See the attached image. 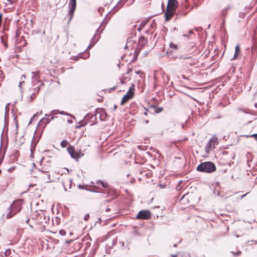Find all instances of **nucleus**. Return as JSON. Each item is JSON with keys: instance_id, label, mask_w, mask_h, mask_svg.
Returning a JSON list of instances; mask_svg holds the SVG:
<instances>
[{"instance_id": "obj_28", "label": "nucleus", "mask_w": 257, "mask_h": 257, "mask_svg": "<svg viewBox=\"0 0 257 257\" xmlns=\"http://www.w3.org/2000/svg\"><path fill=\"white\" fill-rule=\"evenodd\" d=\"M47 180H46V182L47 183H51V182H52L53 181L51 180V176H50V174H49V173H47Z\"/></svg>"}, {"instance_id": "obj_39", "label": "nucleus", "mask_w": 257, "mask_h": 257, "mask_svg": "<svg viewBox=\"0 0 257 257\" xmlns=\"http://www.w3.org/2000/svg\"><path fill=\"white\" fill-rule=\"evenodd\" d=\"M187 63L190 65V66H193L195 64V62L194 61H191V62H187Z\"/></svg>"}, {"instance_id": "obj_60", "label": "nucleus", "mask_w": 257, "mask_h": 257, "mask_svg": "<svg viewBox=\"0 0 257 257\" xmlns=\"http://www.w3.org/2000/svg\"><path fill=\"white\" fill-rule=\"evenodd\" d=\"M132 71V69L131 68H129V69H128V72H127V73H129L130 72H131Z\"/></svg>"}, {"instance_id": "obj_12", "label": "nucleus", "mask_w": 257, "mask_h": 257, "mask_svg": "<svg viewBox=\"0 0 257 257\" xmlns=\"http://www.w3.org/2000/svg\"><path fill=\"white\" fill-rule=\"evenodd\" d=\"M178 6V2L177 0H168L167 4V8L176 9Z\"/></svg>"}, {"instance_id": "obj_32", "label": "nucleus", "mask_w": 257, "mask_h": 257, "mask_svg": "<svg viewBox=\"0 0 257 257\" xmlns=\"http://www.w3.org/2000/svg\"><path fill=\"white\" fill-rule=\"evenodd\" d=\"M176 58H178V59H191V57H184L183 56L180 55L178 57H176Z\"/></svg>"}, {"instance_id": "obj_62", "label": "nucleus", "mask_w": 257, "mask_h": 257, "mask_svg": "<svg viewBox=\"0 0 257 257\" xmlns=\"http://www.w3.org/2000/svg\"><path fill=\"white\" fill-rule=\"evenodd\" d=\"M177 243H175V244L173 245V246H174V247H177Z\"/></svg>"}, {"instance_id": "obj_54", "label": "nucleus", "mask_w": 257, "mask_h": 257, "mask_svg": "<svg viewBox=\"0 0 257 257\" xmlns=\"http://www.w3.org/2000/svg\"><path fill=\"white\" fill-rule=\"evenodd\" d=\"M13 0H7V1L9 2V3H10L11 4H12L13 3Z\"/></svg>"}, {"instance_id": "obj_23", "label": "nucleus", "mask_w": 257, "mask_h": 257, "mask_svg": "<svg viewBox=\"0 0 257 257\" xmlns=\"http://www.w3.org/2000/svg\"><path fill=\"white\" fill-rule=\"evenodd\" d=\"M124 1V2L123 3H122L121 2H118L117 3V5L114 7L113 8V10H114V9H115V8L116 7H118V8H120L122 7V6L128 1V0H123Z\"/></svg>"}, {"instance_id": "obj_56", "label": "nucleus", "mask_w": 257, "mask_h": 257, "mask_svg": "<svg viewBox=\"0 0 257 257\" xmlns=\"http://www.w3.org/2000/svg\"><path fill=\"white\" fill-rule=\"evenodd\" d=\"M103 10V8H99L98 9V11H99V12H100H100H101V10Z\"/></svg>"}, {"instance_id": "obj_31", "label": "nucleus", "mask_w": 257, "mask_h": 257, "mask_svg": "<svg viewBox=\"0 0 257 257\" xmlns=\"http://www.w3.org/2000/svg\"><path fill=\"white\" fill-rule=\"evenodd\" d=\"M38 114V112H37L36 113H35L33 115V116H32V117L31 118V119L30 120L29 123H32L33 119H35V118L37 116Z\"/></svg>"}, {"instance_id": "obj_14", "label": "nucleus", "mask_w": 257, "mask_h": 257, "mask_svg": "<svg viewBox=\"0 0 257 257\" xmlns=\"http://www.w3.org/2000/svg\"><path fill=\"white\" fill-rule=\"evenodd\" d=\"M147 43V40L143 36H141L139 40L138 44L141 50Z\"/></svg>"}, {"instance_id": "obj_5", "label": "nucleus", "mask_w": 257, "mask_h": 257, "mask_svg": "<svg viewBox=\"0 0 257 257\" xmlns=\"http://www.w3.org/2000/svg\"><path fill=\"white\" fill-rule=\"evenodd\" d=\"M36 216L38 221L40 223L45 222L47 223L49 220V216H47L42 210L37 212Z\"/></svg>"}, {"instance_id": "obj_13", "label": "nucleus", "mask_w": 257, "mask_h": 257, "mask_svg": "<svg viewBox=\"0 0 257 257\" xmlns=\"http://www.w3.org/2000/svg\"><path fill=\"white\" fill-rule=\"evenodd\" d=\"M84 53H85V56L83 55V53H79L80 56H74V58L73 59L74 60L77 61L80 58H83V59H87V58H88L89 57V56H90L89 52H85V51Z\"/></svg>"}, {"instance_id": "obj_46", "label": "nucleus", "mask_w": 257, "mask_h": 257, "mask_svg": "<svg viewBox=\"0 0 257 257\" xmlns=\"http://www.w3.org/2000/svg\"><path fill=\"white\" fill-rule=\"evenodd\" d=\"M40 88L38 87L37 88H35V90H36L37 92H38L40 90Z\"/></svg>"}, {"instance_id": "obj_35", "label": "nucleus", "mask_w": 257, "mask_h": 257, "mask_svg": "<svg viewBox=\"0 0 257 257\" xmlns=\"http://www.w3.org/2000/svg\"><path fill=\"white\" fill-rule=\"evenodd\" d=\"M59 234L61 235H65L66 234V231L64 230H60L59 232Z\"/></svg>"}, {"instance_id": "obj_36", "label": "nucleus", "mask_w": 257, "mask_h": 257, "mask_svg": "<svg viewBox=\"0 0 257 257\" xmlns=\"http://www.w3.org/2000/svg\"><path fill=\"white\" fill-rule=\"evenodd\" d=\"M107 22H105V20H104L102 23H101L100 27L103 26V28L106 25Z\"/></svg>"}, {"instance_id": "obj_41", "label": "nucleus", "mask_w": 257, "mask_h": 257, "mask_svg": "<svg viewBox=\"0 0 257 257\" xmlns=\"http://www.w3.org/2000/svg\"><path fill=\"white\" fill-rule=\"evenodd\" d=\"M116 88H117V86H115L111 88L109 90V92H111L112 91L115 90Z\"/></svg>"}, {"instance_id": "obj_8", "label": "nucleus", "mask_w": 257, "mask_h": 257, "mask_svg": "<svg viewBox=\"0 0 257 257\" xmlns=\"http://www.w3.org/2000/svg\"><path fill=\"white\" fill-rule=\"evenodd\" d=\"M175 9L167 7V10L165 12V20L168 21L173 17L175 12Z\"/></svg>"}, {"instance_id": "obj_42", "label": "nucleus", "mask_w": 257, "mask_h": 257, "mask_svg": "<svg viewBox=\"0 0 257 257\" xmlns=\"http://www.w3.org/2000/svg\"><path fill=\"white\" fill-rule=\"evenodd\" d=\"M19 87H20V89H21V93H23V90H22V87L21 83H19Z\"/></svg>"}, {"instance_id": "obj_4", "label": "nucleus", "mask_w": 257, "mask_h": 257, "mask_svg": "<svg viewBox=\"0 0 257 257\" xmlns=\"http://www.w3.org/2000/svg\"><path fill=\"white\" fill-rule=\"evenodd\" d=\"M68 15L70 16V18L68 23L72 20L73 17L74 12L76 8V0H69L68 2Z\"/></svg>"}, {"instance_id": "obj_22", "label": "nucleus", "mask_w": 257, "mask_h": 257, "mask_svg": "<svg viewBox=\"0 0 257 257\" xmlns=\"http://www.w3.org/2000/svg\"><path fill=\"white\" fill-rule=\"evenodd\" d=\"M78 188L79 189H85L86 190H88L89 191H92L93 192L98 193V191L91 190H90L89 189L86 188L85 186H83V185H82L81 184L78 185ZM99 192H101V191H99Z\"/></svg>"}, {"instance_id": "obj_55", "label": "nucleus", "mask_w": 257, "mask_h": 257, "mask_svg": "<svg viewBox=\"0 0 257 257\" xmlns=\"http://www.w3.org/2000/svg\"><path fill=\"white\" fill-rule=\"evenodd\" d=\"M69 116H70L72 118H75L74 115H73L72 114H70V115H69Z\"/></svg>"}, {"instance_id": "obj_17", "label": "nucleus", "mask_w": 257, "mask_h": 257, "mask_svg": "<svg viewBox=\"0 0 257 257\" xmlns=\"http://www.w3.org/2000/svg\"><path fill=\"white\" fill-rule=\"evenodd\" d=\"M231 9V7L228 5L227 7L223 9L220 14L221 17L224 18L227 15L228 11Z\"/></svg>"}, {"instance_id": "obj_30", "label": "nucleus", "mask_w": 257, "mask_h": 257, "mask_svg": "<svg viewBox=\"0 0 257 257\" xmlns=\"http://www.w3.org/2000/svg\"><path fill=\"white\" fill-rule=\"evenodd\" d=\"M33 141H32V143L31 144V149H30L31 152V156L33 155V151L35 150V145H36V144H35L34 146H33Z\"/></svg>"}, {"instance_id": "obj_3", "label": "nucleus", "mask_w": 257, "mask_h": 257, "mask_svg": "<svg viewBox=\"0 0 257 257\" xmlns=\"http://www.w3.org/2000/svg\"><path fill=\"white\" fill-rule=\"evenodd\" d=\"M134 85H133L132 86L129 88L127 93L123 96L120 102L121 105L124 104L128 101V100L133 97L134 95Z\"/></svg>"}, {"instance_id": "obj_29", "label": "nucleus", "mask_w": 257, "mask_h": 257, "mask_svg": "<svg viewBox=\"0 0 257 257\" xmlns=\"http://www.w3.org/2000/svg\"><path fill=\"white\" fill-rule=\"evenodd\" d=\"M169 46H170V48H172V49H173L176 50V49H177V45H176V44H175L173 43L172 42H171V43H170Z\"/></svg>"}, {"instance_id": "obj_20", "label": "nucleus", "mask_w": 257, "mask_h": 257, "mask_svg": "<svg viewBox=\"0 0 257 257\" xmlns=\"http://www.w3.org/2000/svg\"><path fill=\"white\" fill-rule=\"evenodd\" d=\"M213 147V144L210 143L209 141L207 143L205 146V151L207 153L211 149V148Z\"/></svg>"}, {"instance_id": "obj_27", "label": "nucleus", "mask_w": 257, "mask_h": 257, "mask_svg": "<svg viewBox=\"0 0 257 257\" xmlns=\"http://www.w3.org/2000/svg\"><path fill=\"white\" fill-rule=\"evenodd\" d=\"M79 123L80 124V125L78 126H76L77 128H79L81 126H84L86 124V122H84L83 120L80 121Z\"/></svg>"}, {"instance_id": "obj_58", "label": "nucleus", "mask_w": 257, "mask_h": 257, "mask_svg": "<svg viewBox=\"0 0 257 257\" xmlns=\"http://www.w3.org/2000/svg\"><path fill=\"white\" fill-rule=\"evenodd\" d=\"M183 36H184V37H188V35H187V34H183Z\"/></svg>"}, {"instance_id": "obj_33", "label": "nucleus", "mask_w": 257, "mask_h": 257, "mask_svg": "<svg viewBox=\"0 0 257 257\" xmlns=\"http://www.w3.org/2000/svg\"><path fill=\"white\" fill-rule=\"evenodd\" d=\"M59 113L60 114H61V115H68V116H69V115H70V113H69L67 112L64 111H59Z\"/></svg>"}, {"instance_id": "obj_47", "label": "nucleus", "mask_w": 257, "mask_h": 257, "mask_svg": "<svg viewBox=\"0 0 257 257\" xmlns=\"http://www.w3.org/2000/svg\"><path fill=\"white\" fill-rule=\"evenodd\" d=\"M67 122H68L69 123H73V121H72V120H71V119H68V120H67Z\"/></svg>"}, {"instance_id": "obj_44", "label": "nucleus", "mask_w": 257, "mask_h": 257, "mask_svg": "<svg viewBox=\"0 0 257 257\" xmlns=\"http://www.w3.org/2000/svg\"><path fill=\"white\" fill-rule=\"evenodd\" d=\"M44 85V84L43 82L42 81H41L40 84H39L38 87H39L40 88L41 86H43Z\"/></svg>"}, {"instance_id": "obj_7", "label": "nucleus", "mask_w": 257, "mask_h": 257, "mask_svg": "<svg viewBox=\"0 0 257 257\" xmlns=\"http://www.w3.org/2000/svg\"><path fill=\"white\" fill-rule=\"evenodd\" d=\"M67 150L71 157L75 159L77 161H78V159L81 156L83 155V154L81 155L80 154L75 152L74 148L72 146L70 145L68 147Z\"/></svg>"}, {"instance_id": "obj_38", "label": "nucleus", "mask_w": 257, "mask_h": 257, "mask_svg": "<svg viewBox=\"0 0 257 257\" xmlns=\"http://www.w3.org/2000/svg\"><path fill=\"white\" fill-rule=\"evenodd\" d=\"M89 218V214H86L84 216V220L85 221H87Z\"/></svg>"}, {"instance_id": "obj_59", "label": "nucleus", "mask_w": 257, "mask_h": 257, "mask_svg": "<svg viewBox=\"0 0 257 257\" xmlns=\"http://www.w3.org/2000/svg\"><path fill=\"white\" fill-rule=\"evenodd\" d=\"M185 195H186V194L183 195L182 196V197H181V198L180 200H182V199L184 198V197L185 196Z\"/></svg>"}, {"instance_id": "obj_18", "label": "nucleus", "mask_w": 257, "mask_h": 257, "mask_svg": "<svg viewBox=\"0 0 257 257\" xmlns=\"http://www.w3.org/2000/svg\"><path fill=\"white\" fill-rule=\"evenodd\" d=\"M97 185H100L103 188H108L109 185L106 182H104L101 180H98L96 182Z\"/></svg>"}, {"instance_id": "obj_49", "label": "nucleus", "mask_w": 257, "mask_h": 257, "mask_svg": "<svg viewBox=\"0 0 257 257\" xmlns=\"http://www.w3.org/2000/svg\"><path fill=\"white\" fill-rule=\"evenodd\" d=\"M57 110H52V112H51V114L52 115H54L55 114V112Z\"/></svg>"}, {"instance_id": "obj_50", "label": "nucleus", "mask_w": 257, "mask_h": 257, "mask_svg": "<svg viewBox=\"0 0 257 257\" xmlns=\"http://www.w3.org/2000/svg\"><path fill=\"white\" fill-rule=\"evenodd\" d=\"M116 108H117V105H114L113 110L114 111L116 109Z\"/></svg>"}, {"instance_id": "obj_61", "label": "nucleus", "mask_w": 257, "mask_h": 257, "mask_svg": "<svg viewBox=\"0 0 257 257\" xmlns=\"http://www.w3.org/2000/svg\"><path fill=\"white\" fill-rule=\"evenodd\" d=\"M20 83H21V85H22L23 83H25V81H21L20 82Z\"/></svg>"}, {"instance_id": "obj_1", "label": "nucleus", "mask_w": 257, "mask_h": 257, "mask_svg": "<svg viewBox=\"0 0 257 257\" xmlns=\"http://www.w3.org/2000/svg\"><path fill=\"white\" fill-rule=\"evenodd\" d=\"M216 169L215 165L212 162H204L200 163L196 168L197 171L200 172L211 173Z\"/></svg>"}, {"instance_id": "obj_51", "label": "nucleus", "mask_w": 257, "mask_h": 257, "mask_svg": "<svg viewBox=\"0 0 257 257\" xmlns=\"http://www.w3.org/2000/svg\"><path fill=\"white\" fill-rule=\"evenodd\" d=\"M89 116H90V118L92 117V115L88 113L87 115H86L85 117H88Z\"/></svg>"}, {"instance_id": "obj_2", "label": "nucleus", "mask_w": 257, "mask_h": 257, "mask_svg": "<svg viewBox=\"0 0 257 257\" xmlns=\"http://www.w3.org/2000/svg\"><path fill=\"white\" fill-rule=\"evenodd\" d=\"M21 205L22 200H21L13 202L8 208L10 212L7 215V218H11L14 215L20 212L21 210Z\"/></svg>"}, {"instance_id": "obj_57", "label": "nucleus", "mask_w": 257, "mask_h": 257, "mask_svg": "<svg viewBox=\"0 0 257 257\" xmlns=\"http://www.w3.org/2000/svg\"><path fill=\"white\" fill-rule=\"evenodd\" d=\"M29 221V218H27V219L26 220L25 222H26V223H28Z\"/></svg>"}, {"instance_id": "obj_64", "label": "nucleus", "mask_w": 257, "mask_h": 257, "mask_svg": "<svg viewBox=\"0 0 257 257\" xmlns=\"http://www.w3.org/2000/svg\"><path fill=\"white\" fill-rule=\"evenodd\" d=\"M171 256L172 257H177V255H175V254H172Z\"/></svg>"}, {"instance_id": "obj_11", "label": "nucleus", "mask_w": 257, "mask_h": 257, "mask_svg": "<svg viewBox=\"0 0 257 257\" xmlns=\"http://www.w3.org/2000/svg\"><path fill=\"white\" fill-rule=\"evenodd\" d=\"M96 115H97L98 113L99 114V118L101 121L105 120L107 116V114L103 108L100 109L99 111L96 112Z\"/></svg>"}, {"instance_id": "obj_45", "label": "nucleus", "mask_w": 257, "mask_h": 257, "mask_svg": "<svg viewBox=\"0 0 257 257\" xmlns=\"http://www.w3.org/2000/svg\"><path fill=\"white\" fill-rule=\"evenodd\" d=\"M188 33H189V34H193V33H194V32H193V30H189V31H188Z\"/></svg>"}, {"instance_id": "obj_34", "label": "nucleus", "mask_w": 257, "mask_h": 257, "mask_svg": "<svg viewBox=\"0 0 257 257\" xmlns=\"http://www.w3.org/2000/svg\"><path fill=\"white\" fill-rule=\"evenodd\" d=\"M11 251L10 249H7L5 252L4 254L6 256H9L11 254Z\"/></svg>"}, {"instance_id": "obj_10", "label": "nucleus", "mask_w": 257, "mask_h": 257, "mask_svg": "<svg viewBox=\"0 0 257 257\" xmlns=\"http://www.w3.org/2000/svg\"><path fill=\"white\" fill-rule=\"evenodd\" d=\"M96 34H95L93 37L91 39V43L88 46L87 48L85 50V52H86L87 50L91 49L92 47H93L94 45L96 43V42L98 41L99 39L100 38V36H98V37L96 38Z\"/></svg>"}, {"instance_id": "obj_26", "label": "nucleus", "mask_w": 257, "mask_h": 257, "mask_svg": "<svg viewBox=\"0 0 257 257\" xmlns=\"http://www.w3.org/2000/svg\"><path fill=\"white\" fill-rule=\"evenodd\" d=\"M68 142L64 140H63L61 143V146L62 147V148H65L67 147V146L68 145Z\"/></svg>"}, {"instance_id": "obj_63", "label": "nucleus", "mask_w": 257, "mask_h": 257, "mask_svg": "<svg viewBox=\"0 0 257 257\" xmlns=\"http://www.w3.org/2000/svg\"><path fill=\"white\" fill-rule=\"evenodd\" d=\"M254 106L255 108H257V103H254Z\"/></svg>"}, {"instance_id": "obj_21", "label": "nucleus", "mask_w": 257, "mask_h": 257, "mask_svg": "<svg viewBox=\"0 0 257 257\" xmlns=\"http://www.w3.org/2000/svg\"><path fill=\"white\" fill-rule=\"evenodd\" d=\"M147 23V22H146L145 21H143L139 26L138 29H137L138 31L139 32L141 31L143 29V28L145 27V26L146 25Z\"/></svg>"}, {"instance_id": "obj_6", "label": "nucleus", "mask_w": 257, "mask_h": 257, "mask_svg": "<svg viewBox=\"0 0 257 257\" xmlns=\"http://www.w3.org/2000/svg\"><path fill=\"white\" fill-rule=\"evenodd\" d=\"M151 218V212L149 210H142L139 212L136 218L138 219H148Z\"/></svg>"}, {"instance_id": "obj_48", "label": "nucleus", "mask_w": 257, "mask_h": 257, "mask_svg": "<svg viewBox=\"0 0 257 257\" xmlns=\"http://www.w3.org/2000/svg\"><path fill=\"white\" fill-rule=\"evenodd\" d=\"M139 52H138L137 53V54H136V56H135V57H134V60H136L137 59V56H138V54H139Z\"/></svg>"}, {"instance_id": "obj_53", "label": "nucleus", "mask_w": 257, "mask_h": 257, "mask_svg": "<svg viewBox=\"0 0 257 257\" xmlns=\"http://www.w3.org/2000/svg\"><path fill=\"white\" fill-rule=\"evenodd\" d=\"M14 168H15L14 167H13V168H10V169H9V170H8V171H9V172H11L13 170H14Z\"/></svg>"}, {"instance_id": "obj_25", "label": "nucleus", "mask_w": 257, "mask_h": 257, "mask_svg": "<svg viewBox=\"0 0 257 257\" xmlns=\"http://www.w3.org/2000/svg\"><path fill=\"white\" fill-rule=\"evenodd\" d=\"M36 97V94L35 92L32 93L30 96L28 97L29 101L30 102H32Z\"/></svg>"}, {"instance_id": "obj_19", "label": "nucleus", "mask_w": 257, "mask_h": 257, "mask_svg": "<svg viewBox=\"0 0 257 257\" xmlns=\"http://www.w3.org/2000/svg\"><path fill=\"white\" fill-rule=\"evenodd\" d=\"M209 141L210 142V143H211L212 144H213V148H214L215 147V143L217 142L218 139L216 137L214 136L212 138H211L209 140Z\"/></svg>"}, {"instance_id": "obj_9", "label": "nucleus", "mask_w": 257, "mask_h": 257, "mask_svg": "<svg viewBox=\"0 0 257 257\" xmlns=\"http://www.w3.org/2000/svg\"><path fill=\"white\" fill-rule=\"evenodd\" d=\"M50 122V120L48 118L43 117L40 120L37 126L44 129Z\"/></svg>"}, {"instance_id": "obj_40", "label": "nucleus", "mask_w": 257, "mask_h": 257, "mask_svg": "<svg viewBox=\"0 0 257 257\" xmlns=\"http://www.w3.org/2000/svg\"><path fill=\"white\" fill-rule=\"evenodd\" d=\"M224 23H225V18L224 17V18H223V19H222V22L221 24V28H222L223 27Z\"/></svg>"}, {"instance_id": "obj_37", "label": "nucleus", "mask_w": 257, "mask_h": 257, "mask_svg": "<svg viewBox=\"0 0 257 257\" xmlns=\"http://www.w3.org/2000/svg\"><path fill=\"white\" fill-rule=\"evenodd\" d=\"M232 253L233 254L234 256H238L241 253V252L240 251H238L236 252H234L233 251Z\"/></svg>"}, {"instance_id": "obj_52", "label": "nucleus", "mask_w": 257, "mask_h": 257, "mask_svg": "<svg viewBox=\"0 0 257 257\" xmlns=\"http://www.w3.org/2000/svg\"><path fill=\"white\" fill-rule=\"evenodd\" d=\"M22 78L25 79L26 78V75H24V74L22 75V76H21V79Z\"/></svg>"}, {"instance_id": "obj_43", "label": "nucleus", "mask_w": 257, "mask_h": 257, "mask_svg": "<svg viewBox=\"0 0 257 257\" xmlns=\"http://www.w3.org/2000/svg\"><path fill=\"white\" fill-rule=\"evenodd\" d=\"M249 192H247L246 194H244V195H242L240 196V198L241 199H242L247 194H248Z\"/></svg>"}, {"instance_id": "obj_16", "label": "nucleus", "mask_w": 257, "mask_h": 257, "mask_svg": "<svg viewBox=\"0 0 257 257\" xmlns=\"http://www.w3.org/2000/svg\"><path fill=\"white\" fill-rule=\"evenodd\" d=\"M150 108L153 109L155 113H158L162 112L163 110V108L162 107H158L155 105H152L150 106Z\"/></svg>"}, {"instance_id": "obj_24", "label": "nucleus", "mask_w": 257, "mask_h": 257, "mask_svg": "<svg viewBox=\"0 0 257 257\" xmlns=\"http://www.w3.org/2000/svg\"><path fill=\"white\" fill-rule=\"evenodd\" d=\"M32 73L34 75L32 76V78L35 79V80H37L38 79V75L39 74V71H37L35 72H32Z\"/></svg>"}, {"instance_id": "obj_15", "label": "nucleus", "mask_w": 257, "mask_h": 257, "mask_svg": "<svg viewBox=\"0 0 257 257\" xmlns=\"http://www.w3.org/2000/svg\"><path fill=\"white\" fill-rule=\"evenodd\" d=\"M240 49L239 46L238 45H237L235 46V52L234 54V56L232 57V58H231V60H233L236 59L238 57V56L240 53Z\"/></svg>"}]
</instances>
